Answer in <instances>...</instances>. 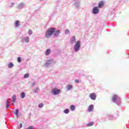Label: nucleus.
Returning <instances> with one entry per match:
<instances>
[{
    "mask_svg": "<svg viewBox=\"0 0 129 129\" xmlns=\"http://www.w3.org/2000/svg\"><path fill=\"white\" fill-rule=\"evenodd\" d=\"M56 30L55 28H51L47 30L45 34V38L49 39L52 35H54V37H58V35L60 34V30Z\"/></svg>",
    "mask_w": 129,
    "mask_h": 129,
    "instance_id": "nucleus-1",
    "label": "nucleus"
},
{
    "mask_svg": "<svg viewBox=\"0 0 129 129\" xmlns=\"http://www.w3.org/2000/svg\"><path fill=\"white\" fill-rule=\"evenodd\" d=\"M80 48V41H78L75 45V52H77L79 48Z\"/></svg>",
    "mask_w": 129,
    "mask_h": 129,
    "instance_id": "nucleus-2",
    "label": "nucleus"
},
{
    "mask_svg": "<svg viewBox=\"0 0 129 129\" xmlns=\"http://www.w3.org/2000/svg\"><path fill=\"white\" fill-rule=\"evenodd\" d=\"M52 93H53V94L54 95H56L57 94H59V93H60V92H61V91L57 88H55V89H53L52 90Z\"/></svg>",
    "mask_w": 129,
    "mask_h": 129,
    "instance_id": "nucleus-3",
    "label": "nucleus"
},
{
    "mask_svg": "<svg viewBox=\"0 0 129 129\" xmlns=\"http://www.w3.org/2000/svg\"><path fill=\"white\" fill-rule=\"evenodd\" d=\"M96 94L94 93H92L90 94V97L91 99H92V100H95V99H96Z\"/></svg>",
    "mask_w": 129,
    "mask_h": 129,
    "instance_id": "nucleus-4",
    "label": "nucleus"
},
{
    "mask_svg": "<svg viewBox=\"0 0 129 129\" xmlns=\"http://www.w3.org/2000/svg\"><path fill=\"white\" fill-rule=\"evenodd\" d=\"M99 12V9H98V7H94L93 9V13L94 14V15H96V14H98Z\"/></svg>",
    "mask_w": 129,
    "mask_h": 129,
    "instance_id": "nucleus-5",
    "label": "nucleus"
},
{
    "mask_svg": "<svg viewBox=\"0 0 129 129\" xmlns=\"http://www.w3.org/2000/svg\"><path fill=\"white\" fill-rule=\"evenodd\" d=\"M93 109H94V106L93 105H90L88 108V110L89 112H91Z\"/></svg>",
    "mask_w": 129,
    "mask_h": 129,
    "instance_id": "nucleus-6",
    "label": "nucleus"
},
{
    "mask_svg": "<svg viewBox=\"0 0 129 129\" xmlns=\"http://www.w3.org/2000/svg\"><path fill=\"white\" fill-rule=\"evenodd\" d=\"M76 42V39L75 38V37L74 36L71 38V44H73L74 43H75Z\"/></svg>",
    "mask_w": 129,
    "mask_h": 129,
    "instance_id": "nucleus-7",
    "label": "nucleus"
},
{
    "mask_svg": "<svg viewBox=\"0 0 129 129\" xmlns=\"http://www.w3.org/2000/svg\"><path fill=\"white\" fill-rule=\"evenodd\" d=\"M117 100V95H113L112 96V100L113 102H115V100Z\"/></svg>",
    "mask_w": 129,
    "mask_h": 129,
    "instance_id": "nucleus-8",
    "label": "nucleus"
},
{
    "mask_svg": "<svg viewBox=\"0 0 129 129\" xmlns=\"http://www.w3.org/2000/svg\"><path fill=\"white\" fill-rule=\"evenodd\" d=\"M103 6H104V2H103V1H101L99 3V5H98V8H102V7H103Z\"/></svg>",
    "mask_w": 129,
    "mask_h": 129,
    "instance_id": "nucleus-9",
    "label": "nucleus"
},
{
    "mask_svg": "<svg viewBox=\"0 0 129 129\" xmlns=\"http://www.w3.org/2000/svg\"><path fill=\"white\" fill-rule=\"evenodd\" d=\"M70 109L71 110H72V111H74V110H75V106L74 105H71Z\"/></svg>",
    "mask_w": 129,
    "mask_h": 129,
    "instance_id": "nucleus-10",
    "label": "nucleus"
},
{
    "mask_svg": "<svg viewBox=\"0 0 129 129\" xmlns=\"http://www.w3.org/2000/svg\"><path fill=\"white\" fill-rule=\"evenodd\" d=\"M15 27H18L19 26H20V21H16L15 23Z\"/></svg>",
    "mask_w": 129,
    "mask_h": 129,
    "instance_id": "nucleus-11",
    "label": "nucleus"
},
{
    "mask_svg": "<svg viewBox=\"0 0 129 129\" xmlns=\"http://www.w3.org/2000/svg\"><path fill=\"white\" fill-rule=\"evenodd\" d=\"M51 52V50L50 49H48L46 51H45V55L47 56V55H49V54Z\"/></svg>",
    "mask_w": 129,
    "mask_h": 129,
    "instance_id": "nucleus-12",
    "label": "nucleus"
},
{
    "mask_svg": "<svg viewBox=\"0 0 129 129\" xmlns=\"http://www.w3.org/2000/svg\"><path fill=\"white\" fill-rule=\"evenodd\" d=\"M8 67L9 68H13V67H14V64L12 63V62H10L9 64H8Z\"/></svg>",
    "mask_w": 129,
    "mask_h": 129,
    "instance_id": "nucleus-13",
    "label": "nucleus"
},
{
    "mask_svg": "<svg viewBox=\"0 0 129 129\" xmlns=\"http://www.w3.org/2000/svg\"><path fill=\"white\" fill-rule=\"evenodd\" d=\"M16 95L13 96V102L15 103L16 102Z\"/></svg>",
    "mask_w": 129,
    "mask_h": 129,
    "instance_id": "nucleus-14",
    "label": "nucleus"
},
{
    "mask_svg": "<svg viewBox=\"0 0 129 129\" xmlns=\"http://www.w3.org/2000/svg\"><path fill=\"white\" fill-rule=\"evenodd\" d=\"M87 125V126H92V125H93V122L88 123Z\"/></svg>",
    "mask_w": 129,
    "mask_h": 129,
    "instance_id": "nucleus-15",
    "label": "nucleus"
},
{
    "mask_svg": "<svg viewBox=\"0 0 129 129\" xmlns=\"http://www.w3.org/2000/svg\"><path fill=\"white\" fill-rule=\"evenodd\" d=\"M26 96V95L25 94V93L23 92L21 94V98H25Z\"/></svg>",
    "mask_w": 129,
    "mask_h": 129,
    "instance_id": "nucleus-16",
    "label": "nucleus"
},
{
    "mask_svg": "<svg viewBox=\"0 0 129 129\" xmlns=\"http://www.w3.org/2000/svg\"><path fill=\"white\" fill-rule=\"evenodd\" d=\"M18 62L19 63H21L22 62V58H21V57H18Z\"/></svg>",
    "mask_w": 129,
    "mask_h": 129,
    "instance_id": "nucleus-17",
    "label": "nucleus"
},
{
    "mask_svg": "<svg viewBox=\"0 0 129 129\" xmlns=\"http://www.w3.org/2000/svg\"><path fill=\"white\" fill-rule=\"evenodd\" d=\"M64 112L66 113V114H67V113H69V109H66L64 110Z\"/></svg>",
    "mask_w": 129,
    "mask_h": 129,
    "instance_id": "nucleus-18",
    "label": "nucleus"
},
{
    "mask_svg": "<svg viewBox=\"0 0 129 129\" xmlns=\"http://www.w3.org/2000/svg\"><path fill=\"white\" fill-rule=\"evenodd\" d=\"M15 114H16V115H17L18 116V114H19V110L17 109L16 110V111L14 112Z\"/></svg>",
    "mask_w": 129,
    "mask_h": 129,
    "instance_id": "nucleus-19",
    "label": "nucleus"
},
{
    "mask_svg": "<svg viewBox=\"0 0 129 129\" xmlns=\"http://www.w3.org/2000/svg\"><path fill=\"white\" fill-rule=\"evenodd\" d=\"M28 34L29 35H32V34H33V31L31 30H29L28 31Z\"/></svg>",
    "mask_w": 129,
    "mask_h": 129,
    "instance_id": "nucleus-20",
    "label": "nucleus"
},
{
    "mask_svg": "<svg viewBox=\"0 0 129 129\" xmlns=\"http://www.w3.org/2000/svg\"><path fill=\"white\" fill-rule=\"evenodd\" d=\"M29 40H30V38H29V37H26V38H25V42H26L27 43H28V42H29Z\"/></svg>",
    "mask_w": 129,
    "mask_h": 129,
    "instance_id": "nucleus-21",
    "label": "nucleus"
},
{
    "mask_svg": "<svg viewBox=\"0 0 129 129\" xmlns=\"http://www.w3.org/2000/svg\"><path fill=\"white\" fill-rule=\"evenodd\" d=\"M29 77V74L24 75V78H28Z\"/></svg>",
    "mask_w": 129,
    "mask_h": 129,
    "instance_id": "nucleus-22",
    "label": "nucleus"
},
{
    "mask_svg": "<svg viewBox=\"0 0 129 129\" xmlns=\"http://www.w3.org/2000/svg\"><path fill=\"white\" fill-rule=\"evenodd\" d=\"M68 90H70V89H72V86H68Z\"/></svg>",
    "mask_w": 129,
    "mask_h": 129,
    "instance_id": "nucleus-23",
    "label": "nucleus"
},
{
    "mask_svg": "<svg viewBox=\"0 0 129 129\" xmlns=\"http://www.w3.org/2000/svg\"><path fill=\"white\" fill-rule=\"evenodd\" d=\"M9 104H10V103H9V101H7V102H6V105H7L6 108H9Z\"/></svg>",
    "mask_w": 129,
    "mask_h": 129,
    "instance_id": "nucleus-24",
    "label": "nucleus"
},
{
    "mask_svg": "<svg viewBox=\"0 0 129 129\" xmlns=\"http://www.w3.org/2000/svg\"><path fill=\"white\" fill-rule=\"evenodd\" d=\"M69 30L68 29H67L65 30V34H69Z\"/></svg>",
    "mask_w": 129,
    "mask_h": 129,
    "instance_id": "nucleus-25",
    "label": "nucleus"
},
{
    "mask_svg": "<svg viewBox=\"0 0 129 129\" xmlns=\"http://www.w3.org/2000/svg\"><path fill=\"white\" fill-rule=\"evenodd\" d=\"M19 126L20 128H22V127H23V124H22V123H20L19 124Z\"/></svg>",
    "mask_w": 129,
    "mask_h": 129,
    "instance_id": "nucleus-26",
    "label": "nucleus"
},
{
    "mask_svg": "<svg viewBox=\"0 0 129 129\" xmlns=\"http://www.w3.org/2000/svg\"><path fill=\"white\" fill-rule=\"evenodd\" d=\"M75 82H76V83H79V80H75Z\"/></svg>",
    "mask_w": 129,
    "mask_h": 129,
    "instance_id": "nucleus-27",
    "label": "nucleus"
},
{
    "mask_svg": "<svg viewBox=\"0 0 129 129\" xmlns=\"http://www.w3.org/2000/svg\"><path fill=\"white\" fill-rule=\"evenodd\" d=\"M43 106V104H39V107L41 108Z\"/></svg>",
    "mask_w": 129,
    "mask_h": 129,
    "instance_id": "nucleus-28",
    "label": "nucleus"
},
{
    "mask_svg": "<svg viewBox=\"0 0 129 129\" xmlns=\"http://www.w3.org/2000/svg\"><path fill=\"white\" fill-rule=\"evenodd\" d=\"M28 129H33L32 126L28 127Z\"/></svg>",
    "mask_w": 129,
    "mask_h": 129,
    "instance_id": "nucleus-29",
    "label": "nucleus"
}]
</instances>
